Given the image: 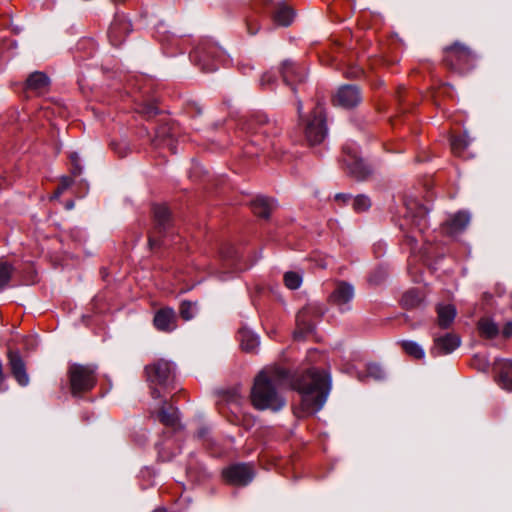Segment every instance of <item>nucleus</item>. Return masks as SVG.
<instances>
[{
	"instance_id": "obj_27",
	"label": "nucleus",
	"mask_w": 512,
	"mask_h": 512,
	"mask_svg": "<svg viewBox=\"0 0 512 512\" xmlns=\"http://www.w3.org/2000/svg\"><path fill=\"white\" fill-rule=\"evenodd\" d=\"M25 85L26 89L43 92L49 87L50 79L45 73L35 71L28 76Z\"/></svg>"
},
{
	"instance_id": "obj_48",
	"label": "nucleus",
	"mask_w": 512,
	"mask_h": 512,
	"mask_svg": "<svg viewBox=\"0 0 512 512\" xmlns=\"http://www.w3.org/2000/svg\"><path fill=\"white\" fill-rule=\"evenodd\" d=\"M404 92H405L404 88H398L396 91V99L399 104V109L403 113L409 111V108L404 106Z\"/></svg>"
},
{
	"instance_id": "obj_21",
	"label": "nucleus",
	"mask_w": 512,
	"mask_h": 512,
	"mask_svg": "<svg viewBox=\"0 0 512 512\" xmlns=\"http://www.w3.org/2000/svg\"><path fill=\"white\" fill-rule=\"evenodd\" d=\"M312 314L320 315L321 312L318 310L312 311L311 307L302 308L296 315L297 329L294 332L296 339H302L306 335L313 332L315 326L311 320Z\"/></svg>"
},
{
	"instance_id": "obj_36",
	"label": "nucleus",
	"mask_w": 512,
	"mask_h": 512,
	"mask_svg": "<svg viewBox=\"0 0 512 512\" xmlns=\"http://www.w3.org/2000/svg\"><path fill=\"white\" fill-rule=\"evenodd\" d=\"M352 207L357 213L365 212L371 207V200L367 195L359 194L352 198Z\"/></svg>"
},
{
	"instance_id": "obj_30",
	"label": "nucleus",
	"mask_w": 512,
	"mask_h": 512,
	"mask_svg": "<svg viewBox=\"0 0 512 512\" xmlns=\"http://www.w3.org/2000/svg\"><path fill=\"white\" fill-rule=\"evenodd\" d=\"M438 324L441 328H448L455 319L456 309L453 305H439L437 307Z\"/></svg>"
},
{
	"instance_id": "obj_34",
	"label": "nucleus",
	"mask_w": 512,
	"mask_h": 512,
	"mask_svg": "<svg viewBox=\"0 0 512 512\" xmlns=\"http://www.w3.org/2000/svg\"><path fill=\"white\" fill-rule=\"evenodd\" d=\"M401 347L403 351L409 356L415 359H423L425 356V352L423 348L416 342L411 340H404L401 343Z\"/></svg>"
},
{
	"instance_id": "obj_3",
	"label": "nucleus",
	"mask_w": 512,
	"mask_h": 512,
	"mask_svg": "<svg viewBox=\"0 0 512 512\" xmlns=\"http://www.w3.org/2000/svg\"><path fill=\"white\" fill-rule=\"evenodd\" d=\"M251 403L257 410L278 412L285 406V399L278 393L274 382L265 373L260 372L251 388Z\"/></svg>"
},
{
	"instance_id": "obj_49",
	"label": "nucleus",
	"mask_w": 512,
	"mask_h": 512,
	"mask_svg": "<svg viewBox=\"0 0 512 512\" xmlns=\"http://www.w3.org/2000/svg\"><path fill=\"white\" fill-rule=\"evenodd\" d=\"M223 253V257L229 259L231 261V265L233 266H237L236 262L238 260V254L236 252V250L232 247L228 248V250L226 252H222Z\"/></svg>"
},
{
	"instance_id": "obj_42",
	"label": "nucleus",
	"mask_w": 512,
	"mask_h": 512,
	"mask_svg": "<svg viewBox=\"0 0 512 512\" xmlns=\"http://www.w3.org/2000/svg\"><path fill=\"white\" fill-rule=\"evenodd\" d=\"M468 142L465 137L461 135L453 136L451 138V148L454 152L460 153L466 149Z\"/></svg>"
},
{
	"instance_id": "obj_16",
	"label": "nucleus",
	"mask_w": 512,
	"mask_h": 512,
	"mask_svg": "<svg viewBox=\"0 0 512 512\" xmlns=\"http://www.w3.org/2000/svg\"><path fill=\"white\" fill-rule=\"evenodd\" d=\"M8 368L11 376L21 387H26L30 383V378L27 373L26 363L22 358L19 350L8 349L7 351Z\"/></svg>"
},
{
	"instance_id": "obj_43",
	"label": "nucleus",
	"mask_w": 512,
	"mask_h": 512,
	"mask_svg": "<svg viewBox=\"0 0 512 512\" xmlns=\"http://www.w3.org/2000/svg\"><path fill=\"white\" fill-rule=\"evenodd\" d=\"M157 450H158V459L162 462H169L174 457V453H170L168 451V447H166L165 444H156Z\"/></svg>"
},
{
	"instance_id": "obj_19",
	"label": "nucleus",
	"mask_w": 512,
	"mask_h": 512,
	"mask_svg": "<svg viewBox=\"0 0 512 512\" xmlns=\"http://www.w3.org/2000/svg\"><path fill=\"white\" fill-rule=\"evenodd\" d=\"M131 31V22L124 15H116L108 29L110 43L115 47L120 46Z\"/></svg>"
},
{
	"instance_id": "obj_7",
	"label": "nucleus",
	"mask_w": 512,
	"mask_h": 512,
	"mask_svg": "<svg viewBox=\"0 0 512 512\" xmlns=\"http://www.w3.org/2000/svg\"><path fill=\"white\" fill-rule=\"evenodd\" d=\"M189 58L202 72L211 73L225 60V53L216 43L204 40L190 52Z\"/></svg>"
},
{
	"instance_id": "obj_15",
	"label": "nucleus",
	"mask_w": 512,
	"mask_h": 512,
	"mask_svg": "<svg viewBox=\"0 0 512 512\" xmlns=\"http://www.w3.org/2000/svg\"><path fill=\"white\" fill-rule=\"evenodd\" d=\"M363 100L362 90L355 84L341 85L332 97L334 106L344 109H353Z\"/></svg>"
},
{
	"instance_id": "obj_40",
	"label": "nucleus",
	"mask_w": 512,
	"mask_h": 512,
	"mask_svg": "<svg viewBox=\"0 0 512 512\" xmlns=\"http://www.w3.org/2000/svg\"><path fill=\"white\" fill-rule=\"evenodd\" d=\"M70 161V173L73 177H78L82 174L83 167L80 163V157L77 152H71L69 154Z\"/></svg>"
},
{
	"instance_id": "obj_58",
	"label": "nucleus",
	"mask_w": 512,
	"mask_h": 512,
	"mask_svg": "<svg viewBox=\"0 0 512 512\" xmlns=\"http://www.w3.org/2000/svg\"><path fill=\"white\" fill-rule=\"evenodd\" d=\"M353 73H354L355 75H360V74H362V70H357V71H355V72H353Z\"/></svg>"
},
{
	"instance_id": "obj_41",
	"label": "nucleus",
	"mask_w": 512,
	"mask_h": 512,
	"mask_svg": "<svg viewBox=\"0 0 512 512\" xmlns=\"http://www.w3.org/2000/svg\"><path fill=\"white\" fill-rule=\"evenodd\" d=\"M184 109L185 113L191 118L201 116L203 113L201 105L193 100L187 101Z\"/></svg>"
},
{
	"instance_id": "obj_24",
	"label": "nucleus",
	"mask_w": 512,
	"mask_h": 512,
	"mask_svg": "<svg viewBox=\"0 0 512 512\" xmlns=\"http://www.w3.org/2000/svg\"><path fill=\"white\" fill-rule=\"evenodd\" d=\"M470 222V215L467 212L459 211L455 213L445 223V232L449 235H455L465 230Z\"/></svg>"
},
{
	"instance_id": "obj_57",
	"label": "nucleus",
	"mask_w": 512,
	"mask_h": 512,
	"mask_svg": "<svg viewBox=\"0 0 512 512\" xmlns=\"http://www.w3.org/2000/svg\"><path fill=\"white\" fill-rule=\"evenodd\" d=\"M153 512H167L164 508H159L154 510Z\"/></svg>"
},
{
	"instance_id": "obj_14",
	"label": "nucleus",
	"mask_w": 512,
	"mask_h": 512,
	"mask_svg": "<svg viewBox=\"0 0 512 512\" xmlns=\"http://www.w3.org/2000/svg\"><path fill=\"white\" fill-rule=\"evenodd\" d=\"M222 476L230 485L245 487L253 481L255 471L250 463H236L225 468Z\"/></svg>"
},
{
	"instance_id": "obj_50",
	"label": "nucleus",
	"mask_w": 512,
	"mask_h": 512,
	"mask_svg": "<svg viewBox=\"0 0 512 512\" xmlns=\"http://www.w3.org/2000/svg\"><path fill=\"white\" fill-rule=\"evenodd\" d=\"M210 428L208 426H201L196 433L198 439L202 441H209Z\"/></svg>"
},
{
	"instance_id": "obj_45",
	"label": "nucleus",
	"mask_w": 512,
	"mask_h": 512,
	"mask_svg": "<svg viewBox=\"0 0 512 512\" xmlns=\"http://www.w3.org/2000/svg\"><path fill=\"white\" fill-rule=\"evenodd\" d=\"M427 215H428V210L426 209V207H424L423 205L417 206L415 217L417 218L418 226L426 225Z\"/></svg>"
},
{
	"instance_id": "obj_11",
	"label": "nucleus",
	"mask_w": 512,
	"mask_h": 512,
	"mask_svg": "<svg viewBox=\"0 0 512 512\" xmlns=\"http://www.w3.org/2000/svg\"><path fill=\"white\" fill-rule=\"evenodd\" d=\"M251 7L255 13L268 14L279 26L287 27L294 19V11L285 3H273L271 0H252Z\"/></svg>"
},
{
	"instance_id": "obj_9",
	"label": "nucleus",
	"mask_w": 512,
	"mask_h": 512,
	"mask_svg": "<svg viewBox=\"0 0 512 512\" xmlns=\"http://www.w3.org/2000/svg\"><path fill=\"white\" fill-rule=\"evenodd\" d=\"M243 130L251 134H261L266 138H274L281 134L282 127L276 119H270L261 111L254 112L241 119Z\"/></svg>"
},
{
	"instance_id": "obj_53",
	"label": "nucleus",
	"mask_w": 512,
	"mask_h": 512,
	"mask_svg": "<svg viewBox=\"0 0 512 512\" xmlns=\"http://www.w3.org/2000/svg\"><path fill=\"white\" fill-rule=\"evenodd\" d=\"M7 389L8 386L6 384V375L4 374L3 364L2 361L0 360V392H5L7 391Z\"/></svg>"
},
{
	"instance_id": "obj_4",
	"label": "nucleus",
	"mask_w": 512,
	"mask_h": 512,
	"mask_svg": "<svg viewBox=\"0 0 512 512\" xmlns=\"http://www.w3.org/2000/svg\"><path fill=\"white\" fill-rule=\"evenodd\" d=\"M151 214L152 225L148 231V246L154 250L162 247L166 238L174 237L175 220L171 210L165 204H153Z\"/></svg>"
},
{
	"instance_id": "obj_13",
	"label": "nucleus",
	"mask_w": 512,
	"mask_h": 512,
	"mask_svg": "<svg viewBox=\"0 0 512 512\" xmlns=\"http://www.w3.org/2000/svg\"><path fill=\"white\" fill-rule=\"evenodd\" d=\"M279 73L285 85L289 86L294 94L297 92V85L304 83L307 78L306 67L291 59H286L280 64Z\"/></svg>"
},
{
	"instance_id": "obj_17",
	"label": "nucleus",
	"mask_w": 512,
	"mask_h": 512,
	"mask_svg": "<svg viewBox=\"0 0 512 512\" xmlns=\"http://www.w3.org/2000/svg\"><path fill=\"white\" fill-rule=\"evenodd\" d=\"M156 418L166 427L167 431L163 432L165 435L170 432L176 433L182 429L178 408L167 400H163L156 412Z\"/></svg>"
},
{
	"instance_id": "obj_26",
	"label": "nucleus",
	"mask_w": 512,
	"mask_h": 512,
	"mask_svg": "<svg viewBox=\"0 0 512 512\" xmlns=\"http://www.w3.org/2000/svg\"><path fill=\"white\" fill-rule=\"evenodd\" d=\"M237 335L242 350L255 352L260 343L258 335L246 326L240 327Z\"/></svg>"
},
{
	"instance_id": "obj_29",
	"label": "nucleus",
	"mask_w": 512,
	"mask_h": 512,
	"mask_svg": "<svg viewBox=\"0 0 512 512\" xmlns=\"http://www.w3.org/2000/svg\"><path fill=\"white\" fill-rule=\"evenodd\" d=\"M496 380L503 389L512 392V361H506L499 367Z\"/></svg>"
},
{
	"instance_id": "obj_28",
	"label": "nucleus",
	"mask_w": 512,
	"mask_h": 512,
	"mask_svg": "<svg viewBox=\"0 0 512 512\" xmlns=\"http://www.w3.org/2000/svg\"><path fill=\"white\" fill-rule=\"evenodd\" d=\"M477 329L481 337L486 339H495L499 333V326L488 317H482L477 323Z\"/></svg>"
},
{
	"instance_id": "obj_47",
	"label": "nucleus",
	"mask_w": 512,
	"mask_h": 512,
	"mask_svg": "<svg viewBox=\"0 0 512 512\" xmlns=\"http://www.w3.org/2000/svg\"><path fill=\"white\" fill-rule=\"evenodd\" d=\"M276 81H277V78L274 74H272L270 72H266L262 75V77L260 79V85L263 88H268V87H272L274 85V83H276Z\"/></svg>"
},
{
	"instance_id": "obj_33",
	"label": "nucleus",
	"mask_w": 512,
	"mask_h": 512,
	"mask_svg": "<svg viewBox=\"0 0 512 512\" xmlns=\"http://www.w3.org/2000/svg\"><path fill=\"white\" fill-rule=\"evenodd\" d=\"M14 270V267L10 263L0 261V292L9 287Z\"/></svg>"
},
{
	"instance_id": "obj_54",
	"label": "nucleus",
	"mask_w": 512,
	"mask_h": 512,
	"mask_svg": "<svg viewBox=\"0 0 512 512\" xmlns=\"http://www.w3.org/2000/svg\"><path fill=\"white\" fill-rule=\"evenodd\" d=\"M501 333L505 339L512 337V321H508L505 323V325L502 328Z\"/></svg>"
},
{
	"instance_id": "obj_31",
	"label": "nucleus",
	"mask_w": 512,
	"mask_h": 512,
	"mask_svg": "<svg viewBox=\"0 0 512 512\" xmlns=\"http://www.w3.org/2000/svg\"><path fill=\"white\" fill-rule=\"evenodd\" d=\"M422 301L421 293L418 289L412 288L406 291L401 299V305L405 309H413L420 305Z\"/></svg>"
},
{
	"instance_id": "obj_46",
	"label": "nucleus",
	"mask_w": 512,
	"mask_h": 512,
	"mask_svg": "<svg viewBox=\"0 0 512 512\" xmlns=\"http://www.w3.org/2000/svg\"><path fill=\"white\" fill-rule=\"evenodd\" d=\"M223 399L231 405H238L240 401V395L236 390L225 391L223 393Z\"/></svg>"
},
{
	"instance_id": "obj_52",
	"label": "nucleus",
	"mask_w": 512,
	"mask_h": 512,
	"mask_svg": "<svg viewBox=\"0 0 512 512\" xmlns=\"http://www.w3.org/2000/svg\"><path fill=\"white\" fill-rule=\"evenodd\" d=\"M73 176H63L60 180V184H59V190L62 191V190H65L67 189L68 187H70L73 183Z\"/></svg>"
},
{
	"instance_id": "obj_32",
	"label": "nucleus",
	"mask_w": 512,
	"mask_h": 512,
	"mask_svg": "<svg viewBox=\"0 0 512 512\" xmlns=\"http://www.w3.org/2000/svg\"><path fill=\"white\" fill-rule=\"evenodd\" d=\"M186 474H187V477L192 482H195V483H200V482L206 480L207 478H209V476H210L207 469L200 464H196V465L189 464L186 469Z\"/></svg>"
},
{
	"instance_id": "obj_56",
	"label": "nucleus",
	"mask_w": 512,
	"mask_h": 512,
	"mask_svg": "<svg viewBox=\"0 0 512 512\" xmlns=\"http://www.w3.org/2000/svg\"><path fill=\"white\" fill-rule=\"evenodd\" d=\"M492 298H493V295L488 292H485L482 295L483 301L486 302L487 304L492 300Z\"/></svg>"
},
{
	"instance_id": "obj_22",
	"label": "nucleus",
	"mask_w": 512,
	"mask_h": 512,
	"mask_svg": "<svg viewBox=\"0 0 512 512\" xmlns=\"http://www.w3.org/2000/svg\"><path fill=\"white\" fill-rule=\"evenodd\" d=\"M176 313L170 307L158 310L153 319L154 326L162 332H171L176 328Z\"/></svg>"
},
{
	"instance_id": "obj_5",
	"label": "nucleus",
	"mask_w": 512,
	"mask_h": 512,
	"mask_svg": "<svg viewBox=\"0 0 512 512\" xmlns=\"http://www.w3.org/2000/svg\"><path fill=\"white\" fill-rule=\"evenodd\" d=\"M144 373L150 385L151 396L154 399L162 398L163 395L157 387L163 390L173 388L175 381V364L165 359H157L145 366Z\"/></svg>"
},
{
	"instance_id": "obj_20",
	"label": "nucleus",
	"mask_w": 512,
	"mask_h": 512,
	"mask_svg": "<svg viewBox=\"0 0 512 512\" xmlns=\"http://www.w3.org/2000/svg\"><path fill=\"white\" fill-rule=\"evenodd\" d=\"M461 344V339L458 335L453 333H446L443 336L434 339L433 347L430 349V354L433 357L447 355L452 353Z\"/></svg>"
},
{
	"instance_id": "obj_2",
	"label": "nucleus",
	"mask_w": 512,
	"mask_h": 512,
	"mask_svg": "<svg viewBox=\"0 0 512 512\" xmlns=\"http://www.w3.org/2000/svg\"><path fill=\"white\" fill-rule=\"evenodd\" d=\"M296 110L301 134L308 145L314 146L322 143L328 134L324 107L316 104L311 113L305 117L303 115V102L297 98Z\"/></svg>"
},
{
	"instance_id": "obj_39",
	"label": "nucleus",
	"mask_w": 512,
	"mask_h": 512,
	"mask_svg": "<svg viewBox=\"0 0 512 512\" xmlns=\"http://www.w3.org/2000/svg\"><path fill=\"white\" fill-rule=\"evenodd\" d=\"M284 283L287 288L295 290L300 287L302 278L298 273L289 271L284 274Z\"/></svg>"
},
{
	"instance_id": "obj_51",
	"label": "nucleus",
	"mask_w": 512,
	"mask_h": 512,
	"mask_svg": "<svg viewBox=\"0 0 512 512\" xmlns=\"http://www.w3.org/2000/svg\"><path fill=\"white\" fill-rule=\"evenodd\" d=\"M334 200L342 205H346L349 201H352V195L349 193H337L334 196Z\"/></svg>"
},
{
	"instance_id": "obj_12",
	"label": "nucleus",
	"mask_w": 512,
	"mask_h": 512,
	"mask_svg": "<svg viewBox=\"0 0 512 512\" xmlns=\"http://www.w3.org/2000/svg\"><path fill=\"white\" fill-rule=\"evenodd\" d=\"M155 137L152 139L154 146H167L172 153H176V141L180 135V127L178 123L168 117H163L154 128Z\"/></svg>"
},
{
	"instance_id": "obj_44",
	"label": "nucleus",
	"mask_w": 512,
	"mask_h": 512,
	"mask_svg": "<svg viewBox=\"0 0 512 512\" xmlns=\"http://www.w3.org/2000/svg\"><path fill=\"white\" fill-rule=\"evenodd\" d=\"M246 28L249 35L254 36L260 30V24L257 18L251 16L246 19Z\"/></svg>"
},
{
	"instance_id": "obj_35",
	"label": "nucleus",
	"mask_w": 512,
	"mask_h": 512,
	"mask_svg": "<svg viewBox=\"0 0 512 512\" xmlns=\"http://www.w3.org/2000/svg\"><path fill=\"white\" fill-rule=\"evenodd\" d=\"M196 302L184 300L181 302L179 307V314L182 319L189 321L194 318L196 312Z\"/></svg>"
},
{
	"instance_id": "obj_55",
	"label": "nucleus",
	"mask_w": 512,
	"mask_h": 512,
	"mask_svg": "<svg viewBox=\"0 0 512 512\" xmlns=\"http://www.w3.org/2000/svg\"><path fill=\"white\" fill-rule=\"evenodd\" d=\"M473 361H475V362H476V361L481 362V363H479V369L485 370V369H487V368H488V363H487V361H484V360L480 359L478 356H475V357H474V359H473Z\"/></svg>"
},
{
	"instance_id": "obj_38",
	"label": "nucleus",
	"mask_w": 512,
	"mask_h": 512,
	"mask_svg": "<svg viewBox=\"0 0 512 512\" xmlns=\"http://www.w3.org/2000/svg\"><path fill=\"white\" fill-rule=\"evenodd\" d=\"M387 275L388 272L384 266H377L371 271L368 281L372 285H379L386 279Z\"/></svg>"
},
{
	"instance_id": "obj_8",
	"label": "nucleus",
	"mask_w": 512,
	"mask_h": 512,
	"mask_svg": "<svg viewBox=\"0 0 512 512\" xmlns=\"http://www.w3.org/2000/svg\"><path fill=\"white\" fill-rule=\"evenodd\" d=\"M95 364L74 363L68 368L70 391L73 397L80 398L90 392L97 383Z\"/></svg>"
},
{
	"instance_id": "obj_23",
	"label": "nucleus",
	"mask_w": 512,
	"mask_h": 512,
	"mask_svg": "<svg viewBox=\"0 0 512 512\" xmlns=\"http://www.w3.org/2000/svg\"><path fill=\"white\" fill-rule=\"evenodd\" d=\"M274 203V199L259 195L250 201V207L257 217L267 220L275 208Z\"/></svg>"
},
{
	"instance_id": "obj_18",
	"label": "nucleus",
	"mask_w": 512,
	"mask_h": 512,
	"mask_svg": "<svg viewBox=\"0 0 512 512\" xmlns=\"http://www.w3.org/2000/svg\"><path fill=\"white\" fill-rule=\"evenodd\" d=\"M354 298V287L345 282H338L331 293L329 300L344 313L351 309L350 302Z\"/></svg>"
},
{
	"instance_id": "obj_25",
	"label": "nucleus",
	"mask_w": 512,
	"mask_h": 512,
	"mask_svg": "<svg viewBox=\"0 0 512 512\" xmlns=\"http://www.w3.org/2000/svg\"><path fill=\"white\" fill-rule=\"evenodd\" d=\"M135 112L145 120H152L163 111L157 106L155 99L144 98L135 104Z\"/></svg>"
},
{
	"instance_id": "obj_10",
	"label": "nucleus",
	"mask_w": 512,
	"mask_h": 512,
	"mask_svg": "<svg viewBox=\"0 0 512 512\" xmlns=\"http://www.w3.org/2000/svg\"><path fill=\"white\" fill-rule=\"evenodd\" d=\"M341 163L346 173L357 181H365L373 173L372 167L359 156L354 145L343 146Z\"/></svg>"
},
{
	"instance_id": "obj_6",
	"label": "nucleus",
	"mask_w": 512,
	"mask_h": 512,
	"mask_svg": "<svg viewBox=\"0 0 512 512\" xmlns=\"http://www.w3.org/2000/svg\"><path fill=\"white\" fill-rule=\"evenodd\" d=\"M477 59V54L460 42H454L443 49L442 62L444 66L460 75L474 69Z\"/></svg>"
},
{
	"instance_id": "obj_37",
	"label": "nucleus",
	"mask_w": 512,
	"mask_h": 512,
	"mask_svg": "<svg viewBox=\"0 0 512 512\" xmlns=\"http://www.w3.org/2000/svg\"><path fill=\"white\" fill-rule=\"evenodd\" d=\"M367 376L376 381H383L386 379V372L384 368L377 363H369L366 367Z\"/></svg>"
},
{
	"instance_id": "obj_1",
	"label": "nucleus",
	"mask_w": 512,
	"mask_h": 512,
	"mask_svg": "<svg viewBox=\"0 0 512 512\" xmlns=\"http://www.w3.org/2000/svg\"><path fill=\"white\" fill-rule=\"evenodd\" d=\"M275 374L279 380L289 383L293 390L301 394L302 416L313 415L323 408L331 390L328 372L310 368L302 373H292L288 369L277 368Z\"/></svg>"
}]
</instances>
